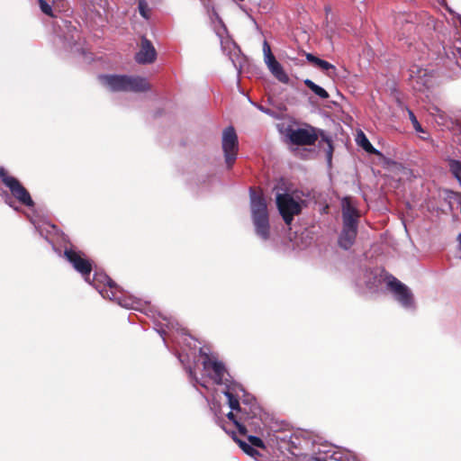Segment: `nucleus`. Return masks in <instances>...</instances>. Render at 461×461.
<instances>
[{
  "label": "nucleus",
  "mask_w": 461,
  "mask_h": 461,
  "mask_svg": "<svg viewBox=\"0 0 461 461\" xmlns=\"http://www.w3.org/2000/svg\"><path fill=\"white\" fill-rule=\"evenodd\" d=\"M263 51H264V60L265 62L267 61V60H270V58H276L272 51H271V49H270V46L269 44L267 43V41H264V44H263Z\"/></svg>",
  "instance_id": "nucleus-28"
},
{
  "label": "nucleus",
  "mask_w": 461,
  "mask_h": 461,
  "mask_svg": "<svg viewBox=\"0 0 461 461\" xmlns=\"http://www.w3.org/2000/svg\"><path fill=\"white\" fill-rule=\"evenodd\" d=\"M455 177L458 180L460 185H461V172L455 176Z\"/></svg>",
  "instance_id": "nucleus-36"
},
{
  "label": "nucleus",
  "mask_w": 461,
  "mask_h": 461,
  "mask_svg": "<svg viewBox=\"0 0 461 461\" xmlns=\"http://www.w3.org/2000/svg\"><path fill=\"white\" fill-rule=\"evenodd\" d=\"M224 394L228 399V403H229V406L231 408V410L237 411L242 413L243 415H246L248 419L253 418L257 415L256 411L251 410V411L253 412V415L250 416L249 414V412L247 411L246 408L240 406L238 397L235 396L230 392V388H228L224 392ZM250 408L251 409L253 408L254 410H258V408L257 406H251Z\"/></svg>",
  "instance_id": "nucleus-14"
},
{
  "label": "nucleus",
  "mask_w": 461,
  "mask_h": 461,
  "mask_svg": "<svg viewBox=\"0 0 461 461\" xmlns=\"http://www.w3.org/2000/svg\"><path fill=\"white\" fill-rule=\"evenodd\" d=\"M318 135L321 138V140L327 143V146L333 145L331 139L327 136L323 131L318 130Z\"/></svg>",
  "instance_id": "nucleus-31"
},
{
  "label": "nucleus",
  "mask_w": 461,
  "mask_h": 461,
  "mask_svg": "<svg viewBox=\"0 0 461 461\" xmlns=\"http://www.w3.org/2000/svg\"><path fill=\"white\" fill-rule=\"evenodd\" d=\"M238 146V136L234 128L232 126L226 128L222 133V149L228 168H230L235 163Z\"/></svg>",
  "instance_id": "nucleus-8"
},
{
  "label": "nucleus",
  "mask_w": 461,
  "mask_h": 461,
  "mask_svg": "<svg viewBox=\"0 0 461 461\" xmlns=\"http://www.w3.org/2000/svg\"><path fill=\"white\" fill-rule=\"evenodd\" d=\"M304 203H276L278 212L286 226L291 229L294 216L302 213Z\"/></svg>",
  "instance_id": "nucleus-10"
},
{
  "label": "nucleus",
  "mask_w": 461,
  "mask_h": 461,
  "mask_svg": "<svg viewBox=\"0 0 461 461\" xmlns=\"http://www.w3.org/2000/svg\"><path fill=\"white\" fill-rule=\"evenodd\" d=\"M227 418L234 423V420H237L235 414L232 411H230L227 414Z\"/></svg>",
  "instance_id": "nucleus-35"
},
{
  "label": "nucleus",
  "mask_w": 461,
  "mask_h": 461,
  "mask_svg": "<svg viewBox=\"0 0 461 461\" xmlns=\"http://www.w3.org/2000/svg\"><path fill=\"white\" fill-rule=\"evenodd\" d=\"M250 192H251V196H250L251 201L250 202H253V203L263 202L262 197L259 195H256V194L254 193L252 188H250Z\"/></svg>",
  "instance_id": "nucleus-34"
},
{
  "label": "nucleus",
  "mask_w": 461,
  "mask_h": 461,
  "mask_svg": "<svg viewBox=\"0 0 461 461\" xmlns=\"http://www.w3.org/2000/svg\"><path fill=\"white\" fill-rule=\"evenodd\" d=\"M378 281L384 283L386 289L394 294L400 301L403 299V285L397 278L382 270Z\"/></svg>",
  "instance_id": "nucleus-12"
},
{
  "label": "nucleus",
  "mask_w": 461,
  "mask_h": 461,
  "mask_svg": "<svg viewBox=\"0 0 461 461\" xmlns=\"http://www.w3.org/2000/svg\"><path fill=\"white\" fill-rule=\"evenodd\" d=\"M449 168L450 172L454 175H457L458 173H461V162L458 160H450L449 162Z\"/></svg>",
  "instance_id": "nucleus-27"
},
{
  "label": "nucleus",
  "mask_w": 461,
  "mask_h": 461,
  "mask_svg": "<svg viewBox=\"0 0 461 461\" xmlns=\"http://www.w3.org/2000/svg\"><path fill=\"white\" fill-rule=\"evenodd\" d=\"M0 181L6 186L17 202H33L29 191L20 180L12 176L5 167H0Z\"/></svg>",
  "instance_id": "nucleus-7"
},
{
  "label": "nucleus",
  "mask_w": 461,
  "mask_h": 461,
  "mask_svg": "<svg viewBox=\"0 0 461 461\" xmlns=\"http://www.w3.org/2000/svg\"><path fill=\"white\" fill-rule=\"evenodd\" d=\"M357 142H358L359 146L362 147L363 149H365L366 151H367L369 153L375 152V148L372 146V144L370 143V141L368 140V139L363 132H360L358 134Z\"/></svg>",
  "instance_id": "nucleus-20"
},
{
  "label": "nucleus",
  "mask_w": 461,
  "mask_h": 461,
  "mask_svg": "<svg viewBox=\"0 0 461 461\" xmlns=\"http://www.w3.org/2000/svg\"><path fill=\"white\" fill-rule=\"evenodd\" d=\"M110 280V276L104 273H95L91 280L89 278L88 283H90L93 286H95L99 291L102 290L101 285H104L106 281Z\"/></svg>",
  "instance_id": "nucleus-18"
},
{
  "label": "nucleus",
  "mask_w": 461,
  "mask_h": 461,
  "mask_svg": "<svg viewBox=\"0 0 461 461\" xmlns=\"http://www.w3.org/2000/svg\"><path fill=\"white\" fill-rule=\"evenodd\" d=\"M317 461H327L325 459H321V458H318Z\"/></svg>",
  "instance_id": "nucleus-40"
},
{
  "label": "nucleus",
  "mask_w": 461,
  "mask_h": 461,
  "mask_svg": "<svg viewBox=\"0 0 461 461\" xmlns=\"http://www.w3.org/2000/svg\"><path fill=\"white\" fill-rule=\"evenodd\" d=\"M267 66V68L279 82L283 84H288L290 78L288 75L285 73L282 65L276 60V58H270V60L265 62Z\"/></svg>",
  "instance_id": "nucleus-13"
},
{
  "label": "nucleus",
  "mask_w": 461,
  "mask_h": 461,
  "mask_svg": "<svg viewBox=\"0 0 461 461\" xmlns=\"http://www.w3.org/2000/svg\"><path fill=\"white\" fill-rule=\"evenodd\" d=\"M289 141L296 146H312L319 139L318 129L309 124L305 128H291L285 131Z\"/></svg>",
  "instance_id": "nucleus-6"
},
{
  "label": "nucleus",
  "mask_w": 461,
  "mask_h": 461,
  "mask_svg": "<svg viewBox=\"0 0 461 461\" xmlns=\"http://www.w3.org/2000/svg\"><path fill=\"white\" fill-rule=\"evenodd\" d=\"M236 442L239 444L240 447L249 456L252 457H256L259 456V452L253 447L250 444L242 441L241 439L235 438Z\"/></svg>",
  "instance_id": "nucleus-19"
},
{
  "label": "nucleus",
  "mask_w": 461,
  "mask_h": 461,
  "mask_svg": "<svg viewBox=\"0 0 461 461\" xmlns=\"http://www.w3.org/2000/svg\"><path fill=\"white\" fill-rule=\"evenodd\" d=\"M328 210H329V205L328 203L325 205V207L323 208V212H328Z\"/></svg>",
  "instance_id": "nucleus-37"
},
{
  "label": "nucleus",
  "mask_w": 461,
  "mask_h": 461,
  "mask_svg": "<svg viewBox=\"0 0 461 461\" xmlns=\"http://www.w3.org/2000/svg\"><path fill=\"white\" fill-rule=\"evenodd\" d=\"M139 12L140 14V15L145 18V19H148L149 18V7H148V4L145 0H139Z\"/></svg>",
  "instance_id": "nucleus-25"
},
{
  "label": "nucleus",
  "mask_w": 461,
  "mask_h": 461,
  "mask_svg": "<svg viewBox=\"0 0 461 461\" xmlns=\"http://www.w3.org/2000/svg\"><path fill=\"white\" fill-rule=\"evenodd\" d=\"M276 194L275 202H305V194L289 179L281 177L273 187Z\"/></svg>",
  "instance_id": "nucleus-5"
},
{
  "label": "nucleus",
  "mask_w": 461,
  "mask_h": 461,
  "mask_svg": "<svg viewBox=\"0 0 461 461\" xmlns=\"http://www.w3.org/2000/svg\"><path fill=\"white\" fill-rule=\"evenodd\" d=\"M25 205L29 206V207H32L34 205V203H24Z\"/></svg>",
  "instance_id": "nucleus-38"
},
{
  "label": "nucleus",
  "mask_w": 461,
  "mask_h": 461,
  "mask_svg": "<svg viewBox=\"0 0 461 461\" xmlns=\"http://www.w3.org/2000/svg\"><path fill=\"white\" fill-rule=\"evenodd\" d=\"M157 51L151 41L146 37L141 38L140 50L137 52L135 59L139 64H150L156 60Z\"/></svg>",
  "instance_id": "nucleus-11"
},
{
  "label": "nucleus",
  "mask_w": 461,
  "mask_h": 461,
  "mask_svg": "<svg viewBox=\"0 0 461 461\" xmlns=\"http://www.w3.org/2000/svg\"><path fill=\"white\" fill-rule=\"evenodd\" d=\"M304 85L309 88L311 89L316 95H318L319 97L322 98V99H327L329 98V94L328 92L321 87L320 86L316 85L313 81H312L311 79H305L304 80Z\"/></svg>",
  "instance_id": "nucleus-17"
},
{
  "label": "nucleus",
  "mask_w": 461,
  "mask_h": 461,
  "mask_svg": "<svg viewBox=\"0 0 461 461\" xmlns=\"http://www.w3.org/2000/svg\"><path fill=\"white\" fill-rule=\"evenodd\" d=\"M258 109L260 110L262 113H266V114H268L270 115L271 117H274V118H277V114L275 111L269 109V108H267L265 107L264 105L262 104H258L257 105Z\"/></svg>",
  "instance_id": "nucleus-29"
},
{
  "label": "nucleus",
  "mask_w": 461,
  "mask_h": 461,
  "mask_svg": "<svg viewBox=\"0 0 461 461\" xmlns=\"http://www.w3.org/2000/svg\"><path fill=\"white\" fill-rule=\"evenodd\" d=\"M306 59L309 62L312 63L314 66H316L319 68L322 69L323 71H326L327 75L329 77H331L332 74H335L336 68H335V66H333L330 62H328V61H326L324 59H321L314 56L312 53H307L306 54Z\"/></svg>",
  "instance_id": "nucleus-15"
},
{
  "label": "nucleus",
  "mask_w": 461,
  "mask_h": 461,
  "mask_svg": "<svg viewBox=\"0 0 461 461\" xmlns=\"http://www.w3.org/2000/svg\"><path fill=\"white\" fill-rule=\"evenodd\" d=\"M39 5L43 14L50 17H55L51 6L45 0H39Z\"/></svg>",
  "instance_id": "nucleus-23"
},
{
  "label": "nucleus",
  "mask_w": 461,
  "mask_h": 461,
  "mask_svg": "<svg viewBox=\"0 0 461 461\" xmlns=\"http://www.w3.org/2000/svg\"><path fill=\"white\" fill-rule=\"evenodd\" d=\"M408 114H409V117H410V120L411 122V124L414 128V130L417 131V132H421V133H425V131L423 130V128L421 127L420 123L419 122V121L417 120L416 116L414 115L413 112L411 111V110H408Z\"/></svg>",
  "instance_id": "nucleus-22"
},
{
  "label": "nucleus",
  "mask_w": 461,
  "mask_h": 461,
  "mask_svg": "<svg viewBox=\"0 0 461 461\" xmlns=\"http://www.w3.org/2000/svg\"><path fill=\"white\" fill-rule=\"evenodd\" d=\"M342 202L348 203V202H349V201H348V198H344V199L342 200Z\"/></svg>",
  "instance_id": "nucleus-39"
},
{
  "label": "nucleus",
  "mask_w": 461,
  "mask_h": 461,
  "mask_svg": "<svg viewBox=\"0 0 461 461\" xmlns=\"http://www.w3.org/2000/svg\"><path fill=\"white\" fill-rule=\"evenodd\" d=\"M118 286L116 283L110 277V280L106 281L104 285V288L100 290L101 294L104 297H107L110 300H117Z\"/></svg>",
  "instance_id": "nucleus-16"
},
{
  "label": "nucleus",
  "mask_w": 461,
  "mask_h": 461,
  "mask_svg": "<svg viewBox=\"0 0 461 461\" xmlns=\"http://www.w3.org/2000/svg\"><path fill=\"white\" fill-rule=\"evenodd\" d=\"M234 424H235L236 428L238 429V431L240 432V434H241V435L247 434L248 429L245 425L241 424L238 420H234Z\"/></svg>",
  "instance_id": "nucleus-32"
},
{
  "label": "nucleus",
  "mask_w": 461,
  "mask_h": 461,
  "mask_svg": "<svg viewBox=\"0 0 461 461\" xmlns=\"http://www.w3.org/2000/svg\"><path fill=\"white\" fill-rule=\"evenodd\" d=\"M442 198L446 202H461V194L448 189L442 191Z\"/></svg>",
  "instance_id": "nucleus-21"
},
{
  "label": "nucleus",
  "mask_w": 461,
  "mask_h": 461,
  "mask_svg": "<svg viewBox=\"0 0 461 461\" xmlns=\"http://www.w3.org/2000/svg\"><path fill=\"white\" fill-rule=\"evenodd\" d=\"M64 258L72 265L77 272L81 274L86 281H89L93 271V263L83 251L77 250L73 246L66 247Z\"/></svg>",
  "instance_id": "nucleus-4"
},
{
  "label": "nucleus",
  "mask_w": 461,
  "mask_h": 461,
  "mask_svg": "<svg viewBox=\"0 0 461 461\" xmlns=\"http://www.w3.org/2000/svg\"><path fill=\"white\" fill-rule=\"evenodd\" d=\"M252 221L256 234L264 241L270 238L267 203H251Z\"/></svg>",
  "instance_id": "nucleus-3"
},
{
  "label": "nucleus",
  "mask_w": 461,
  "mask_h": 461,
  "mask_svg": "<svg viewBox=\"0 0 461 461\" xmlns=\"http://www.w3.org/2000/svg\"><path fill=\"white\" fill-rule=\"evenodd\" d=\"M341 214L342 230L338 243L340 248L348 249L355 243L361 214L353 203H342Z\"/></svg>",
  "instance_id": "nucleus-2"
},
{
  "label": "nucleus",
  "mask_w": 461,
  "mask_h": 461,
  "mask_svg": "<svg viewBox=\"0 0 461 461\" xmlns=\"http://www.w3.org/2000/svg\"><path fill=\"white\" fill-rule=\"evenodd\" d=\"M200 353L203 357V360L202 362L203 369L206 371L210 369L212 370L211 378L213 382L217 384H227L229 379L226 376L229 375V374L224 364L216 359H212L208 354L202 352V350Z\"/></svg>",
  "instance_id": "nucleus-9"
},
{
  "label": "nucleus",
  "mask_w": 461,
  "mask_h": 461,
  "mask_svg": "<svg viewBox=\"0 0 461 461\" xmlns=\"http://www.w3.org/2000/svg\"><path fill=\"white\" fill-rule=\"evenodd\" d=\"M414 299L411 290L405 285V308L413 307Z\"/></svg>",
  "instance_id": "nucleus-26"
},
{
  "label": "nucleus",
  "mask_w": 461,
  "mask_h": 461,
  "mask_svg": "<svg viewBox=\"0 0 461 461\" xmlns=\"http://www.w3.org/2000/svg\"><path fill=\"white\" fill-rule=\"evenodd\" d=\"M318 135L321 138V140L327 143V146L333 145L331 139L327 136L323 131L318 130Z\"/></svg>",
  "instance_id": "nucleus-30"
},
{
  "label": "nucleus",
  "mask_w": 461,
  "mask_h": 461,
  "mask_svg": "<svg viewBox=\"0 0 461 461\" xmlns=\"http://www.w3.org/2000/svg\"><path fill=\"white\" fill-rule=\"evenodd\" d=\"M248 440H249V444L251 446H253V447H259V448H265L266 447L264 441L260 438H258V437L249 436L248 437Z\"/></svg>",
  "instance_id": "nucleus-24"
},
{
  "label": "nucleus",
  "mask_w": 461,
  "mask_h": 461,
  "mask_svg": "<svg viewBox=\"0 0 461 461\" xmlns=\"http://www.w3.org/2000/svg\"><path fill=\"white\" fill-rule=\"evenodd\" d=\"M102 85L112 92H147L150 90L149 82L141 77L127 75H100Z\"/></svg>",
  "instance_id": "nucleus-1"
},
{
  "label": "nucleus",
  "mask_w": 461,
  "mask_h": 461,
  "mask_svg": "<svg viewBox=\"0 0 461 461\" xmlns=\"http://www.w3.org/2000/svg\"><path fill=\"white\" fill-rule=\"evenodd\" d=\"M332 154H333V145L328 146V149H326V158L329 163L331 162L332 159Z\"/></svg>",
  "instance_id": "nucleus-33"
}]
</instances>
